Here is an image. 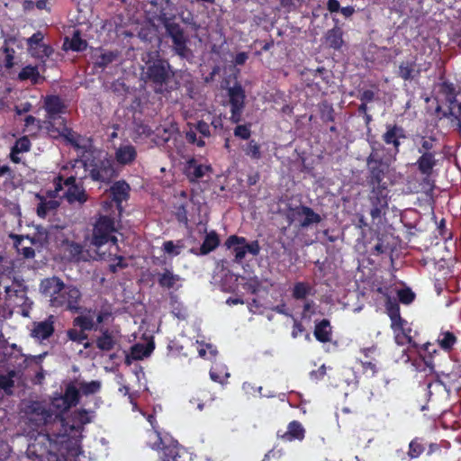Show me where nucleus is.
<instances>
[{"mask_svg":"<svg viewBox=\"0 0 461 461\" xmlns=\"http://www.w3.org/2000/svg\"><path fill=\"white\" fill-rule=\"evenodd\" d=\"M236 124L237 126L233 130L234 136L243 140H251V123L240 124L239 122Z\"/></svg>","mask_w":461,"mask_h":461,"instance_id":"46","label":"nucleus"},{"mask_svg":"<svg viewBox=\"0 0 461 461\" xmlns=\"http://www.w3.org/2000/svg\"><path fill=\"white\" fill-rule=\"evenodd\" d=\"M131 186L125 180L115 181L109 188L112 202L115 203L118 210V215L121 216L122 202L130 198Z\"/></svg>","mask_w":461,"mask_h":461,"instance_id":"16","label":"nucleus"},{"mask_svg":"<svg viewBox=\"0 0 461 461\" xmlns=\"http://www.w3.org/2000/svg\"><path fill=\"white\" fill-rule=\"evenodd\" d=\"M43 34L41 32L38 31L35 33H33L28 40H27V45L29 48L32 49L34 47H41L43 41Z\"/></svg>","mask_w":461,"mask_h":461,"instance_id":"56","label":"nucleus"},{"mask_svg":"<svg viewBox=\"0 0 461 461\" xmlns=\"http://www.w3.org/2000/svg\"><path fill=\"white\" fill-rule=\"evenodd\" d=\"M212 171L211 165L200 164L194 158H189L184 167V174L190 183H197L199 179Z\"/></svg>","mask_w":461,"mask_h":461,"instance_id":"17","label":"nucleus"},{"mask_svg":"<svg viewBox=\"0 0 461 461\" xmlns=\"http://www.w3.org/2000/svg\"><path fill=\"white\" fill-rule=\"evenodd\" d=\"M86 41L80 37L78 31L75 32L70 41V49L74 51H83L86 49Z\"/></svg>","mask_w":461,"mask_h":461,"instance_id":"50","label":"nucleus"},{"mask_svg":"<svg viewBox=\"0 0 461 461\" xmlns=\"http://www.w3.org/2000/svg\"><path fill=\"white\" fill-rule=\"evenodd\" d=\"M174 20V16H167V14L159 15L167 35L172 40L174 52L181 59H188L193 56L192 50L187 47L188 38L181 25Z\"/></svg>","mask_w":461,"mask_h":461,"instance_id":"5","label":"nucleus"},{"mask_svg":"<svg viewBox=\"0 0 461 461\" xmlns=\"http://www.w3.org/2000/svg\"><path fill=\"white\" fill-rule=\"evenodd\" d=\"M55 320L54 315H50L44 321L35 322L32 330V336L41 340L48 339L55 331Z\"/></svg>","mask_w":461,"mask_h":461,"instance_id":"18","label":"nucleus"},{"mask_svg":"<svg viewBox=\"0 0 461 461\" xmlns=\"http://www.w3.org/2000/svg\"><path fill=\"white\" fill-rule=\"evenodd\" d=\"M51 405L55 410L59 411V414L60 415L70 409V407H67V402H65L61 394L52 399Z\"/></svg>","mask_w":461,"mask_h":461,"instance_id":"55","label":"nucleus"},{"mask_svg":"<svg viewBox=\"0 0 461 461\" xmlns=\"http://www.w3.org/2000/svg\"><path fill=\"white\" fill-rule=\"evenodd\" d=\"M147 445L149 446L152 449H159L161 446L166 442L161 434L155 429H149L147 432Z\"/></svg>","mask_w":461,"mask_h":461,"instance_id":"45","label":"nucleus"},{"mask_svg":"<svg viewBox=\"0 0 461 461\" xmlns=\"http://www.w3.org/2000/svg\"><path fill=\"white\" fill-rule=\"evenodd\" d=\"M46 129L55 138L57 137H62L65 139L68 142L76 145L77 140L74 137L75 132L71 128H68L66 125V120L62 119L60 122H59V127H56V125L51 126H46Z\"/></svg>","mask_w":461,"mask_h":461,"instance_id":"29","label":"nucleus"},{"mask_svg":"<svg viewBox=\"0 0 461 461\" xmlns=\"http://www.w3.org/2000/svg\"><path fill=\"white\" fill-rule=\"evenodd\" d=\"M36 197L40 200V203L37 205L36 212L40 218H46L47 215L51 212L56 210L59 203L58 201L54 199L47 200L44 196L40 194H36Z\"/></svg>","mask_w":461,"mask_h":461,"instance_id":"33","label":"nucleus"},{"mask_svg":"<svg viewBox=\"0 0 461 461\" xmlns=\"http://www.w3.org/2000/svg\"><path fill=\"white\" fill-rule=\"evenodd\" d=\"M420 68L416 62V58L403 60L400 63L397 76L404 81H411L420 75Z\"/></svg>","mask_w":461,"mask_h":461,"instance_id":"20","label":"nucleus"},{"mask_svg":"<svg viewBox=\"0 0 461 461\" xmlns=\"http://www.w3.org/2000/svg\"><path fill=\"white\" fill-rule=\"evenodd\" d=\"M97 330L100 332V335L95 339L96 348L104 352L113 349L117 343L113 331L104 327H98Z\"/></svg>","mask_w":461,"mask_h":461,"instance_id":"21","label":"nucleus"},{"mask_svg":"<svg viewBox=\"0 0 461 461\" xmlns=\"http://www.w3.org/2000/svg\"><path fill=\"white\" fill-rule=\"evenodd\" d=\"M220 245V238L215 230L207 233L200 247V254L207 255Z\"/></svg>","mask_w":461,"mask_h":461,"instance_id":"35","label":"nucleus"},{"mask_svg":"<svg viewBox=\"0 0 461 461\" xmlns=\"http://www.w3.org/2000/svg\"><path fill=\"white\" fill-rule=\"evenodd\" d=\"M180 280V276L173 273L172 270L166 268L158 276V285L162 288L171 289L176 283Z\"/></svg>","mask_w":461,"mask_h":461,"instance_id":"37","label":"nucleus"},{"mask_svg":"<svg viewBox=\"0 0 461 461\" xmlns=\"http://www.w3.org/2000/svg\"><path fill=\"white\" fill-rule=\"evenodd\" d=\"M16 376V371L12 369L7 372L6 375H0V389L7 395L13 393V388L14 387V378Z\"/></svg>","mask_w":461,"mask_h":461,"instance_id":"42","label":"nucleus"},{"mask_svg":"<svg viewBox=\"0 0 461 461\" xmlns=\"http://www.w3.org/2000/svg\"><path fill=\"white\" fill-rule=\"evenodd\" d=\"M43 108L46 111L47 126L55 125L57 120L60 122L63 119L61 114L65 113L67 110L64 101L57 95H46Z\"/></svg>","mask_w":461,"mask_h":461,"instance_id":"12","label":"nucleus"},{"mask_svg":"<svg viewBox=\"0 0 461 461\" xmlns=\"http://www.w3.org/2000/svg\"><path fill=\"white\" fill-rule=\"evenodd\" d=\"M13 153L27 152L31 149V141L27 137L19 139L12 148Z\"/></svg>","mask_w":461,"mask_h":461,"instance_id":"52","label":"nucleus"},{"mask_svg":"<svg viewBox=\"0 0 461 461\" xmlns=\"http://www.w3.org/2000/svg\"><path fill=\"white\" fill-rule=\"evenodd\" d=\"M101 388V383L99 381L82 382L79 384V393L81 392L84 395H90L97 393Z\"/></svg>","mask_w":461,"mask_h":461,"instance_id":"48","label":"nucleus"},{"mask_svg":"<svg viewBox=\"0 0 461 461\" xmlns=\"http://www.w3.org/2000/svg\"><path fill=\"white\" fill-rule=\"evenodd\" d=\"M73 326L79 328L68 329L67 330V337L69 340L77 344H82L85 340H88V335L86 331H97L98 327L95 323L94 317L91 313L86 312L85 314H79L73 319Z\"/></svg>","mask_w":461,"mask_h":461,"instance_id":"10","label":"nucleus"},{"mask_svg":"<svg viewBox=\"0 0 461 461\" xmlns=\"http://www.w3.org/2000/svg\"><path fill=\"white\" fill-rule=\"evenodd\" d=\"M185 140L190 144H194L199 148H203L205 146V141L203 139H197L196 133L194 131H189L185 132Z\"/></svg>","mask_w":461,"mask_h":461,"instance_id":"59","label":"nucleus"},{"mask_svg":"<svg viewBox=\"0 0 461 461\" xmlns=\"http://www.w3.org/2000/svg\"><path fill=\"white\" fill-rule=\"evenodd\" d=\"M421 349L428 355V357H424L425 364L428 366H432L433 354H437L438 350L433 348V345L429 342L423 344Z\"/></svg>","mask_w":461,"mask_h":461,"instance_id":"54","label":"nucleus"},{"mask_svg":"<svg viewBox=\"0 0 461 461\" xmlns=\"http://www.w3.org/2000/svg\"><path fill=\"white\" fill-rule=\"evenodd\" d=\"M116 231L114 217L99 215L93 226L91 244L96 248H100L108 242L117 245V238L114 236Z\"/></svg>","mask_w":461,"mask_h":461,"instance_id":"8","label":"nucleus"},{"mask_svg":"<svg viewBox=\"0 0 461 461\" xmlns=\"http://www.w3.org/2000/svg\"><path fill=\"white\" fill-rule=\"evenodd\" d=\"M91 422L88 411L85 409L77 410L64 418L60 414H56L54 423L59 427V431H47L44 438L51 446L57 445L59 441H63L66 438H77L81 436L84 426Z\"/></svg>","mask_w":461,"mask_h":461,"instance_id":"4","label":"nucleus"},{"mask_svg":"<svg viewBox=\"0 0 461 461\" xmlns=\"http://www.w3.org/2000/svg\"><path fill=\"white\" fill-rule=\"evenodd\" d=\"M343 35V30L339 26L335 25L324 34L326 45L334 50H340L345 43Z\"/></svg>","mask_w":461,"mask_h":461,"instance_id":"25","label":"nucleus"},{"mask_svg":"<svg viewBox=\"0 0 461 461\" xmlns=\"http://www.w3.org/2000/svg\"><path fill=\"white\" fill-rule=\"evenodd\" d=\"M313 335L315 339L321 343H327L331 341L332 327L328 319H322L315 322Z\"/></svg>","mask_w":461,"mask_h":461,"instance_id":"31","label":"nucleus"},{"mask_svg":"<svg viewBox=\"0 0 461 461\" xmlns=\"http://www.w3.org/2000/svg\"><path fill=\"white\" fill-rule=\"evenodd\" d=\"M397 295L399 301L403 304H410L415 299V294L410 288L400 289Z\"/></svg>","mask_w":461,"mask_h":461,"instance_id":"51","label":"nucleus"},{"mask_svg":"<svg viewBox=\"0 0 461 461\" xmlns=\"http://www.w3.org/2000/svg\"><path fill=\"white\" fill-rule=\"evenodd\" d=\"M457 342L456 336L449 330H441L437 339V343L445 352H451Z\"/></svg>","mask_w":461,"mask_h":461,"instance_id":"34","label":"nucleus"},{"mask_svg":"<svg viewBox=\"0 0 461 461\" xmlns=\"http://www.w3.org/2000/svg\"><path fill=\"white\" fill-rule=\"evenodd\" d=\"M64 197L69 204L76 203L84 204L88 200V194L81 183L68 188L64 194Z\"/></svg>","mask_w":461,"mask_h":461,"instance_id":"30","label":"nucleus"},{"mask_svg":"<svg viewBox=\"0 0 461 461\" xmlns=\"http://www.w3.org/2000/svg\"><path fill=\"white\" fill-rule=\"evenodd\" d=\"M408 137L406 130L397 123H387L385 125V131L382 135L383 141L389 146H392L394 156L400 152L402 140H406Z\"/></svg>","mask_w":461,"mask_h":461,"instance_id":"13","label":"nucleus"},{"mask_svg":"<svg viewBox=\"0 0 461 461\" xmlns=\"http://www.w3.org/2000/svg\"><path fill=\"white\" fill-rule=\"evenodd\" d=\"M414 165L422 176H430L437 165L436 153L423 152Z\"/></svg>","mask_w":461,"mask_h":461,"instance_id":"24","label":"nucleus"},{"mask_svg":"<svg viewBox=\"0 0 461 461\" xmlns=\"http://www.w3.org/2000/svg\"><path fill=\"white\" fill-rule=\"evenodd\" d=\"M120 56L118 50H109L101 53L94 63L95 68L104 70L110 64L115 61Z\"/></svg>","mask_w":461,"mask_h":461,"instance_id":"39","label":"nucleus"},{"mask_svg":"<svg viewBox=\"0 0 461 461\" xmlns=\"http://www.w3.org/2000/svg\"><path fill=\"white\" fill-rule=\"evenodd\" d=\"M65 402H67V407L76 406L80 400V393L79 390L76 387V385L72 383H69L65 389L63 394H61Z\"/></svg>","mask_w":461,"mask_h":461,"instance_id":"40","label":"nucleus"},{"mask_svg":"<svg viewBox=\"0 0 461 461\" xmlns=\"http://www.w3.org/2000/svg\"><path fill=\"white\" fill-rule=\"evenodd\" d=\"M287 220L290 224L297 222L301 230H307L312 225L320 223L321 216L315 212L312 208L300 204L294 207H288Z\"/></svg>","mask_w":461,"mask_h":461,"instance_id":"9","label":"nucleus"},{"mask_svg":"<svg viewBox=\"0 0 461 461\" xmlns=\"http://www.w3.org/2000/svg\"><path fill=\"white\" fill-rule=\"evenodd\" d=\"M53 184L55 186L54 191H50L48 193L51 198H54L56 196V194H58L59 192H60L63 189V185H64L63 176L61 175H59L58 176H56L53 180Z\"/></svg>","mask_w":461,"mask_h":461,"instance_id":"61","label":"nucleus"},{"mask_svg":"<svg viewBox=\"0 0 461 461\" xmlns=\"http://www.w3.org/2000/svg\"><path fill=\"white\" fill-rule=\"evenodd\" d=\"M9 237L14 241V246L17 252L23 255L25 258H33L35 257L34 249L32 246H36V244L40 243V246L42 247L43 243L40 241L37 237H30L29 235H19L11 233Z\"/></svg>","mask_w":461,"mask_h":461,"instance_id":"15","label":"nucleus"},{"mask_svg":"<svg viewBox=\"0 0 461 461\" xmlns=\"http://www.w3.org/2000/svg\"><path fill=\"white\" fill-rule=\"evenodd\" d=\"M396 331H401L402 336L400 334H396L395 341L399 345L410 344L413 348H418V344L412 339L411 336V329L405 328V325H402V328H397Z\"/></svg>","mask_w":461,"mask_h":461,"instance_id":"43","label":"nucleus"},{"mask_svg":"<svg viewBox=\"0 0 461 461\" xmlns=\"http://www.w3.org/2000/svg\"><path fill=\"white\" fill-rule=\"evenodd\" d=\"M145 76L157 94H169L184 86L190 97H193L194 82L187 71L173 70L168 60L157 58L146 63Z\"/></svg>","mask_w":461,"mask_h":461,"instance_id":"2","label":"nucleus"},{"mask_svg":"<svg viewBox=\"0 0 461 461\" xmlns=\"http://www.w3.org/2000/svg\"><path fill=\"white\" fill-rule=\"evenodd\" d=\"M326 375V367L324 365L321 366L318 369L310 372V377L312 380L319 381L323 379Z\"/></svg>","mask_w":461,"mask_h":461,"instance_id":"64","label":"nucleus"},{"mask_svg":"<svg viewBox=\"0 0 461 461\" xmlns=\"http://www.w3.org/2000/svg\"><path fill=\"white\" fill-rule=\"evenodd\" d=\"M23 413L28 425L34 430H38L49 423H51L52 426H57L54 423L56 414L42 402H28L24 406Z\"/></svg>","mask_w":461,"mask_h":461,"instance_id":"7","label":"nucleus"},{"mask_svg":"<svg viewBox=\"0 0 461 461\" xmlns=\"http://www.w3.org/2000/svg\"><path fill=\"white\" fill-rule=\"evenodd\" d=\"M438 230L440 238L444 240H448L452 239V232L447 228L446 220L441 219L438 225Z\"/></svg>","mask_w":461,"mask_h":461,"instance_id":"58","label":"nucleus"},{"mask_svg":"<svg viewBox=\"0 0 461 461\" xmlns=\"http://www.w3.org/2000/svg\"><path fill=\"white\" fill-rule=\"evenodd\" d=\"M228 95L230 107V121L232 123H239L242 121L245 108V91L240 85H235L228 89Z\"/></svg>","mask_w":461,"mask_h":461,"instance_id":"11","label":"nucleus"},{"mask_svg":"<svg viewBox=\"0 0 461 461\" xmlns=\"http://www.w3.org/2000/svg\"><path fill=\"white\" fill-rule=\"evenodd\" d=\"M360 364L364 374L369 375L370 376H374L377 373L375 364L370 361H361Z\"/></svg>","mask_w":461,"mask_h":461,"instance_id":"60","label":"nucleus"},{"mask_svg":"<svg viewBox=\"0 0 461 461\" xmlns=\"http://www.w3.org/2000/svg\"><path fill=\"white\" fill-rule=\"evenodd\" d=\"M40 292L49 298L52 308L60 309L71 313H94L91 308L81 305L82 292L73 285H66L62 279L53 276L44 278L40 283Z\"/></svg>","mask_w":461,"mask_h":461,"instance_id":"3","label":"nucleus"},{"mask_svg":"<svg viewBox=\"0 0 461 461\" xmlns=\"http://www.w3.org/2000/svg\"><path fill=\"white\" fill-rule=\"evenodd\" d=\"M5 66L6 68H12L14 67V50L11 48H5Z\"/></svg>","mask_w":461,"mask_h":461,"instance_id":"63","label":"nucleus"},{"mask_svg":"<svg viewBox=\"0 0 461 461\" xmlns=\"http://www.w3.org/2000/svg\"><path fill=\"white\" fill-rule=\"evenodd\" d=\"M435 138L422 137L420 140V147L418 149V152L422 154L423 152H433Z\"/></svg>","mask_w":461,"mask_h":461,"instance_id":"53","label":"nucleus"},{"mask_svg":"<svg viewBox=\"0 0 461 461\" xmlns=\"http://www.w3.org/2000/svg\"><path fill=\"white\" fill-rule=\"evenodd\" d=\"M383 150L373 148L366 158V181L370 188L368 200L371 204L372 219H380L385 215L390 201L389 184L385 180L390 172V159L385 158Z\"/></svg>","mask_w":461,"mask_h":461,"instance_id":"1","label":"nucleus"},{"mask_svg":"<svg viewBox=\"0 0 461 461\" xmlns=\"http://www.w3.org/2000/svg\"><path fill=\"white\" fill-rule=\"evenodd\" d=\"M178 443L174 440L165 442L159 449H161V461H178L180 458Z\"/></svg>","mask_w":461,"mask_h":461,"instance_id":"32","label":"nucleus"},{"mask_svg":"<svg viewBox=\"0 0 461 461\" xmlns=\"http://www.w3.org/2000/svg\"><path fill=\"white\" fill-rule=\"evenodd\" d=\"M40 78V72L36 66L28 65L22 68L18 74L20 81L31 80L33 84H37Z\"/></svg>","mask_w":461,"mask_h":461,"instance_id":"41","label":"nucleus"},{"mask_svg":"<svg viewBox=\"0 0 461 461\" xmlns=\"http://www.w3.org/2000/svg\"><path fill=\"white\" fill-rule=\"evenodd\" d=\"M137 158L136 148L131 144L121 145L115 150V160L119 165H131Z\"/></svg>","mask_w":461,"mask_h":461,"instance_id":"26","label":"nucleus"},{"mask_svg":"<svg viewBox=\"0 0 461 461\" xmlns=\"http://www.w3.org/2000/svg\"><path fill=\"white\" fill-rule=\"evenodd\" d=\"M84 168L95 182L110 183L117 176L112 159L100 156H91L83 161Z\"/></svg>","mask_w":461,"mask_h":461,"instance_id":"6","label":"nucleus"},{"mask_svg":"<svg viewBox=\"0 0 461 461\" xmlns=\"http://www.w3.org/2000/svg\"><path fill=\"white\" fill-rule=\"evenodd\" d=\"M63 258L68 261L78 262L83 253V246L76 241L65 239L60 243Z\"/></svg>","mask_w":461,"mask_h":461,"instance_id":"22","label":"nucleus"},{"mask_svg":"<svg viewBox=\"0 0 461 461\" xmlns=\"http://www.w3.org/2000/svg\"><path fill=\"white\" fill-rule=\"evenodd\" d=\"M194 128L204 138H209L212 135L210 124L203 120L198 121Z\"/></svg>","mask_w":461,"mask_h":461,"instance_id":"57","label":"nucleus"},{"mask_svg":"<svg viewBox=\"0 0 461 461\" xmlns=\"http://www.w3.org/2000/svg\"><path fill=\"white\" fill-rule=\"evenodd\" d=\"M241 149L244 154L252 161H258L263 157L261 144L254 139L249 140Z\"/></svg>","mask_w":461,"mask_h":461,"instance_id":"36","label":"nucleus"},{"mask_svg":"<svg viewBox=\"0 0 461 461\" xmlns=\"http://www.w3.org/2000/svg\"><path fill=\"white\" fill-rule=\"evenodd\" d=\"M424 450L425 448L421 443V439L416 438L412 439L409 444L408 456L411 458H417L423 453Z\"/></svg>","mask_w":461,"mask_h":461,"instance_id":"49","label":"nucleus"},{"mask_svg":"<svg viewBox=\"0 0 461 461\" xmlns=\"http://www.w3.org/2000/svg\"><path fill=\"white\" fill-rule=\"evenodd\" d=\"M385 309L391 320V328L394 332H396L397 328H402V325L407 324V321L401 316L400 306L395 300L388 298L385 303Z\"/></svg>","mask_w":461,"mask_h":461,"instance_id":"23","label":"nucleus"},{"mask_svg":"<svg viewBox=\"0 0 461 461\" xmlns=\"http://www.w3.org/2000/svg\"><path fill=\"white\" fill-rule=\"evenodd\" d=\"M176 218L179 222L187 223V210L185 204H181L176 208Z\"/></svg>","mask_w":461,"mask_h":461,"instance_id":"62","label":"nucleus"},{"mask_svg":"<svg viewBox=\"0 0 461 461\" xmlns=\"http://www.w3.org/2000/svg\"><path fill=\"white\" fill-rule=\"evenodd\" d=\"M246 239L237 235L230 236L226 241L225 246L228 249H232L235 256V261L240 263L246 256Z\"/></svg>","mask_w":461,"mask_h":461,"instance_id":"27","label":"nucleus"},{"mask_svg":"<svg viewBox=\"0 0 461 461\" xmlns=\"http://www.w3.org/2000/svg\"><path fill=\"white\" fill-rule=\"evenodd\" d=\"M185 245L183 240H178L176 243L173 240H167L163 243V250L165 253L171 257L178 256L181 253V250L184 249Z\"/></svg>","mask_w":461,"mask_h":461,"instance_id":"44","label":"nucleus"},{"mask_svg":"<svg viewBox=\"0 0 461 461\" xmlns=\"http://www.w3.org/2000/svg\"><path fill=\"white\" fill-rule=\"evenodd\" d=\"M442 86L447 94V101L449 104L448 109L442 113V117H454V119L457 121L456 130L461 139V102L457 101L455 96V88L453 84L444 82Z\"/></svg>","mask_w":461,"mask_h":461,"instance_id":"14","label":"nucleus"},{"mask_svg":"<svg viewBox=\"0 0 461 461\" xmlns=\"http://www.w3.org/2000/svg\"><path fill=\"white\" fill-rule=\"evenodd\" d=\"M320 116L323 122H333L335 121V111L331 104L322 103L320 107Z\"/></svg>","mask_w":461,"mask_h":461,"instance_id":"47","label":"nucleus"},{"mask_svg":"<svg viewBox=\"0 0 461 461\" xmlns=\"http://www.w3.org/2000/svg\"><path fill=\"white\" fill-rule=\"evenodd\" d=\"M277 435L285 441H293V440H303L305 437V429L303 427L302 423L298 420H293L289 422L287 426V430L285 431L282 435Z\"/></svg>","mask_w":461,"mask_h":461,"instance_id":"28","label":"nucleus"},{"mask_svg":"<svg viewBox=\"0 0 461 461\" xmlns=\"http://www.w3.org/2000/svg\"><path fill=\"white\" fill-rule=\"evenodd\" d=\"M312 286L307 282H296L292 290V296L294 300H306L308 295L313 294Z\"/></svg>","mask_w":461,"mask_h":461,"instance_id":"38","label":"nucleus"},{"mask_svg":"<svg viewBox=\"0 0 461 461\" xmlns=\"http://www.w3.org/2000/svg\"><path fill=\"white\" fill-rule=\"evenodd\" d=\"M301 75L308 87L315 86L318 89L321 88L319 82H314L316 77H320L325 84L330 81L328 70L324 67H319L317 69L304 68Z\"/></svg>","mask_w":461,"mask_h":461,"instance_id":"19","label":"nucleus"}]
</instances>
